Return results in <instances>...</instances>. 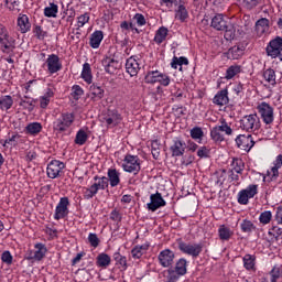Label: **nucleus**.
<instances>
[{
  "mask_svg": "<svg viewBox=\"0 0 282 282\" xmlns=\"http://www.w3.org/2000/svg\"><path fill=\"white\" fill-rule=\"evenodd\" d=\"M210 25L214 30H217V32H225L226 41H235V37L237 36V25L224 19V14H216L212 19Z\"/></svg>",
  "mask_w": 282,
  "mask_h": 282,
  "instance_id": "obj_1",
  "label": "nucleus"
},
{
  "mask_svg": "<svg viewBox=\"0 0 282 282\" xmlns=\"http://www.w3.org/2000/svg\"><path fill=\"white\" fill-rule=\"evenodd\" d=\"M72 124H74V115L65 112L53 122V130L55 133H65Z\"/></svg>",
  "mask_w": 282,
  "mask_h": 282,
  "instance_id": "obj_2",
  "label": "nucleus"
},
{
  "mask_svg": "<svg viewBox=\"0 0 282 282\" xmlns=\"http://www.w3.org/2000/svg\"><path fill=\"white\" fill-rule=\"evenodd\" d=\"M240 129H242V131H248V133H254V131L261 129V119H259L257 113L245 116L240 120Z\"/></svg>",
  "mask_w": 282,
  "mask_h": 282,
  "instance_id": "obj_3",
  "label": "nucleus"
},
{
  "mask_svg": "<svg viewBox=\"0 0 282 282\" xmlns=\"http://www.w3.org/2000/svg\"><path fill=\"white\" fill-rule=\"evenodd\" d=\"M144 80L148 85H155V83H160L162 87H169L171 85V77L160 70L148 72Z\"/></svg>",
  "mask_w": 282,
  "mask_h": 282,
  "instance_id": "obj_4",
  "label": "nucleus"
},
{
  "mask_svg": "<svg viewBox=\"0 0 282 282\" xmlns=\"http://www.w3.org/2000/svg\"><path fill=\"white\" fill-rule=\"evenodd\" d=\"M257 111L264 124H272L274 122V108L270 104L265 101L260 102L257 106Z\"/></svg>",
  "mask_w": 282,
  "mask_h": 282,
  "instance_id": "obj_5",
  "label": "nucleus"
},
{
  "mask_svg": "<svg viewBox=\"0 0 282 282\" xmlns=\"http://www.w3.org/2000/svg\"><path fill=\"white\" fill-rule=\"evenodd\" d=\"M178 250H181L183 254H188L189 257L197 259V257H199V254H202V251L204 250V245L186 243L182 240H178Z\"/></svg>",
  "mask_w": 282,
  "mask_h": 282,
  "instance_id": "obj_6",
  "label": "nucleus"
},
{
  "mask_svg": "<svg viewBox=\"0 0 282 282\" xmlns=\"http://www.w3.org/2000/svg\"><path fill=\"white\" fill-rule=\"evenodd\" d=\"M186 259L181 258L176 264L175 268L167 269V280L169 281H178L180 276H184L186 274Z\"/></svg>",
  "mask_w": 282,
  "mask_h": 282,
  "instance_id": "obj_7",
  "label": "nucleus"
},
{
  "mask_svg": "<svg viewBox=\"0 0 282 282\" xmlns=\"http://www.w3.org/2000/svg\"><path fill=\"white\" fill-rule=\"evenodd\" d=\"M122 167L127 173L138 175V173H140V158H138V155L127 154Z\"/></svg>",
  "mask_w": 282,
  "mask_h": 282,
  "instance_id": "obj_8",
  "label": "nucleus"
},
{
  "mask_svg": "<svg viewBox=\"0 0 282 282\" xmlns=\"http://www.w3.org/2000/svg\"><path fill=\"white\" fill-rule=\"evenodd\" d=\"M43 67L47 68L48 74H58L61 69H63V63L61 62V57L56 54H51L47 56Z\"/></svg>",
  "mask_w": 282,
  "mask_h": 282,
  "instance_id": "obj_9",
  "label": "nucleus"
},
{
  "mask_svg": "<svg viewBox=\"0 0 282 282\" xmlns=\"http://www.w3.org/2000/svg\"><path fill=\"white\" fill-rule=\"evenodd\" d=\"M34 251L31 250L26 253L25 259L28 261H43L45 254H47V247L43 242H37L34 245Z\"/></svg>",
  "mask_w": 282,
  "mask_h": 282,
  "instance_id": "obj_10",
  "label": "nucleus"
},
{
  "mask_svg": "<svg viewBox=\"0 0 282 282\" xmlns=\"http://www.w3.org/2000/svg\"><path fill=\"white\" fill-rule=\"evenodd\" d=\"M0 45L2 47V52L7 53L10 52V50H14V42L10 40V33L8 32V29L6 25L0 23Z\"/></svg>",
  "mask_w": 282,
  "mask_h": 282,
  "instance_id": "obj_11",
  "label": "nucleus"
},
{
  "mask_svg": "<svg viewBox=\"0 0 282 282\" xmlns=\"http://www.w3.org/2000/svg\"><path fill=\"white\" fill-rule=\"evenodd\" d=\"M63 169H65V163L53 160L48 163L46 167V175L50 180H56V177H61V173H63Z\"/></svg>",
  "mask_w": 282,
  "mask_h": 282,
  "instance_id": "obj_12",
  "label": "nucleus"
},
{
  "mask_svg": "<svg viewBox=\"0 0 282 282\" xmlns=\"http://www.w3.org/2000/svg\"><path fill=\"white\" fill-rule=\"evenodd\" d=\"M258 185H249L246 189H242L238 193V204L246 206L249 199H252L258 193Z\"/></svg>",
  "mask_w": 282,
  "mask_h": 282,
  "instance_id": "obj_13",
  "label": "nucleus"
},
{
  "mask_svg": "<svg viewBox=\"0 0 282 282\" xmlns=\"http://www.w3.org/2000/svg\"><path fill=\"white\" fill-rule=\"evenodd\" d=\"M104 122H106L107 127L110 129L113 127H118L122 122V115L116 109H108L107 113L104 117Z\"/></svg>",
  "mask_w": 282,
  "mask_h": 282,
  "instance_id": "obj_14",
  "label": "nucleus"
},
{
  "mask_svg": "<svg viewBox=\"0 0 282 282\" xmlns=\"http://www.w3.org/2000/svg\"><path fill=\"white\" fill-rule=\"evenodd\" d=\"M101 65L107 74H115L120 67V62L115 56L106 55L101 59Z\"/></svg>",
  "mask_w": 282,
  "mask_h": 282,
  "instance_id": "obj_15",
  "label": "nucleus"
},
{
  "mask_svg": "<svg viewBox=\"0 0 282 282\" xmlns=\"http://www.w3.org/2000/svg\"><path fill=\"white\" fill-rule=\"evenodd\" d=\"M236 144L238 149H241V151H246L247 153L250 152L252 147H254V140L252 139V134H239L236 138Z\"/></svg>",
  "mask_w": 282,
  "mask_h": 282,
  "instance_id": "obj_16",
  "label": "nucleus"
},
{
  "mask_svg": "<svg viewBox=\"0 0 282 282\" xmlns=\"http://www.w3.org/2000/svg\"><path fill=\"white\" fill-rule=\"evenodd\" d=\"M67 206H69V198L62 197L55 208L54 219H56L57 221L59 219H65V217L69 215V209L67 208Z\"/></svg>",
  "mask_w": 282,
  "mask_h": 282,
  "instance_id": "obj_17",
  "label": "nucleus"
},
{
  "mask_svg": "<svg viewBox=\"0 0 282 282\" xmlns=\"http://www.w3.org/2000/svg\"><path fill=\"white\" fill-rule=\"evenodd\" d=\"M282 48V37L276 36L275 39L271 40L267 46V56L272 58H276Z\"/></svg>",
  "mask_w": 282,
  "mask_h": 282,
  "instance_id": "obj_18",
  "label": "nucleus"
},
{
  "mask_svg": "<svg viewBox=\"0 0 282 282\" xmlns=\"http://www.w3.org/2000/svg\"><path fill=\"white\" fill-rule=\"evenodd\" d=\"M158 260L162 268H171L175 260V252L171 251V249H165L159 253Z\"/></svg>",
  "mask_w": 282,
  "mask_h": 282,
  "instance_id": "obj_19",
  "label": "nucleus"
},
{
  "mask_svg": "<svg viewBox=\"0 0 282 282\" xmlns=\"http://www.w3.org/2000/svg\"><path fill=\"white\" fill-rule=\"evenodd\" d=\"M151 202L148 203V209L152 213H155L158 208H162V206H166V200L162 197V194L156 192L150 196Z\"/></svg>",
  "mask_w": 282,
  "mask_h": 282,
  "instance_id": "obj_20",
  "label": "nucleus"
},
{
  "mask_svg": "<svg viewBox=\"0 0 282 282\" xmlns=\"http://www.w3.org/2000/svg\"><path fill=\"white\" fill-rule=\"evenodd\" d=\"M170 151L172 152L173 158H180L181 155H184V151H186V143L176 139L173 141Z\"/></svg>",
  "mask_w": 282,
  "mask_h": 282,
  "instance_id": "obj_21",
  "label": "nucleus"
},
{
  "mask_svg": "<svg viewBox=\"0 0 282 282\" xmlns=\"http://www.w3.org/2000/svg\"><path fill=\"white\" fill-rule=\"evenodd\" d=\"M18 28L21 34H26V32L32 30V23H30V18L26 14H20L18 17Z\"/></svg>",
  "mask_w": 282,
  "mask_h": 282,
  "instance_id": "obj_22",
  "label": "nucleus"
},
{
  "mask_svg": "<svg viewBox=\"0 0 282 282\" xmlns=\"http://www.w3.org/2000/svg\"><path fill=\"white\" fill-rule=\"evenodd\" d=\"M126 72L131 77L138 76V72H140V63L134 57H130L126 62Z\"/></svg>",
  "mask_w": 282,
  "mask_h": 282,
  "instance_id": "obj_23",
  "label": "nucleus"
},
{
  "mask_svg": "<svg viewBox=\"0 0 282 282\" xmlns=\"http://www.w3.org/2000/svg\"><path fill=\"white\" fill-rule=\"evenodd\" d=\"M214 105H218V107H224L230 102V99L228 98V89H223L218 91L214 99H213Z\"/></svg>",
  "mask_w": 282,
  "mask_h": 282,
  "instance_id": "obj_24",
  "label": "nucleus"
},
{
  "mask_svg": "<svg viewBox=\"0 0 282 282\" xmlns=\"http://www.w3.org/2000/svg\"><path fill=\"white\" fill-rule=\"evenodd\" d=\"M102 98H105V89L93 84L90 86V100H93V102H98V100H102Z\"/></svg>",
  "mask_w": 282,
  "mask_h": 282,
  "instance_id": "obj_25",
  "label": "nucleus"
},
{
  "mask_svg": "<svg viewBox=\"0 0 282 282\" xmlns=\"http://www.w3.org/2000/svg\"><path fill=\"white\" fill-rule=\"evenodd\" d=\"M102 39H105L102 31H95L90 35V41H89L90 47H93L94 50H98V47H100V43H102Z\"/></svg>",
  "mask_w": 282,
  "mask_h": 282,
  "instance_id": "obj_26",
  "label": "nucleus"
},
{
  "mask_svg": "<svg viewBox=\"0 0 282 282\" xmlns=\"http://www.w3.org/2000/svg\"><path fill=\"white\" fill-rule=\"evenodd\" d=\"M96 265L98 268H109L111 265V257L102 252L97 256Z\"/></svg>",
  "mask_w": 282,
  "mask_h": 282,
  "instance_id": "obj_27",
  "label": "nucleus"
},
{
  "mask_svg": "<svg viewBox=\"0 0 282 282\" xmlns=\"http://www.w3.org/2000/svg\"><path fill=\"white\" fill-rule=\"evenodd\" d=\"M13 105H14V99H12V96L4 95L0 97V109L2 111H8V109H12Z\"/></svg>",
  "mask_w": 282,
  "mask_h": 282,
  "instance_id": "obj_28",
  "label": "nucleus"
},
{
  "mask_svg": "<svg viewBox=\"0 0 282 282\" xmlns=\"http://www.w3.org/2000/svg\"><path fill=\"white\" fill-rule=\"evenodd\" d=\"M166 36H169V29L161 26L155 33L154 42L158 43V45H162V43L166 41Z\"/></svg>",
  "mask_w": 282,
  "mask_h": 282,
  "instance_id": "obj_29",
  "label": "nucleus"
},
{
  "mask_svg": "<svg viewBox=\"0 0 282 282\" xmlns=\"http://www.w3.org/2000/svg\"><path fill=\"white\" fill-rule=\"evenodd\" d=\"M108 182H110V186L115 188L120 184V172L116 171V169L108 170Z\"/></svg>",
  "mask_w": 282,
  "mask_h": 282,
  "instance_id": "obj_30",
  "label": "nucleus"
},
{
  "mask_svg": "<svg viewBox=\"0 0 282 282\" xmlns=\"http://www.w3.org/2000/svg\"><path fill=\"white\" fill-rule=\"evenodd\" d=\"M175 19H177V21H181V23H185L186 19H188V10H186V7H184V4H180L175 10Z\"/></svg>",
  "mask_w": 282,
  "mask_h": 282,
  "instance_id": "obj_31",
  "label": "nucleus"
},
{
  "mask_svg": "<svg viewBox=\"0 0 282 282\" xmlns=\"http://www.w3.org/2000/svg\"><path fill=\"white\" fill-rule=\"evenodd\" d=\"M218 235L221 241H229L230 237H232L235 232L230 230V228L226 227V225H221L218 229Z\"/></svg>",
  "mask_w": 282,
  "mask_h": 282,
  "instance_id": "obj_32",
  "label": "nucleus"
},
{
  "mask_svg": "<svg viewBox=\"0 0 282 282\" xmlns=\"http://www.w3.org/2000/svg\"><path fill=\"white\" fill-rule=\"evenodd\" d=\"M25 131L29 135H39L43 131V126L39 122H32L25 127Z\"/></svg>",
  "mask_w": 282,
  "mask_h": 282,
  "instance_id": "obj_33",
  "label": "nucleus"
},
{
  "mask_svg": "<svg viewBox=\"0 0 282 282\" xmlns=\"http://www.w3.org/2000/svg\"><path fill=\"white\" fill-rule=\"evenodd\" d=\"M246 169V163H243V160L239 158H234L231 162V171H235L237 174L243 173V170Z\"/></svg>",
  "mask_w": 282,
  "mask_h": 282,
  "instance_id": "obj_34",
  "label": "nucleus"
},
{
  "mask_svg": "<svg viewBox=\"0 0 282 282\" xmlns=\"http://www.w3.org/2000/svg\"><path fill=\"white\" fill-rule=\"evenodd\" d=\"M82 78L85 80V83H88V85H91L93 76H91V66L89 63H85L83 65V70H82Z\"/></svg>",
  "mask_w": 282,
  "mask_h": 282,
  "instance_id": "obj_35",
  "label": "nucleus"
},
{
  "mask_svg": "<svg viewBox=\"0 0 282 282\" xmlns=\"http://www.w3.org/2000/svg\"><path fill=\"white\" fill-rule=\"evenodd\" d=\"M263 78L269 83V85H276V72L272 68H268L263 72Z\"/></svg>",
  "mask_w": 282,
  "mask_h": 282,
  "instance_id": "obj_36",
  "label": "nucleus"
},
{
  "mask_svg": "<svg viewBox=\"0 0 282 282\" xmlns=\"http://www.w3.org/2000/svg\"><path fill=\"white\" fill-rule=\"evenodd\" d=\"M58 14V6L54 2L50 3L48 7L44 9V15L48 19H56V15Z\"/></svg>",
  "mask_w": 282,
  "mask_h": 282,
  "instance_id": "obj_37",
  "label": "nucleus"
},
{
  "mask_svg": "<svg viewBox=\"0 0 282 282\" xmlns=\"http://www.w3.org/2000/svg\"><path fill=\"white\" fill-rule=\"evenodd\" d=\"M242 56H243V48L239 46H232L228 51V58H232V61H239V58Z\"/></svg>",
  "mask_w": 282,
  "mask_h": 282,
  "instance_id": "obj_38",
  "label": "nucleus"
},
{
  "mask_svg": "<svg viewBox=\"0 0 282 282\" xmlns=\"http://www.w3.org/2000/svg\"><path fill=\"white\" fill-rule=\"evenodd\" d=\"M94 180L95 182H97V183H94V185L97 186L98 191H105L106 188H109V178H107V176H102V177L95 176Z\"/></svg>",
  "mask_w": 282,
  "mask_h": 282,
  "instance_id": "obj_39",
  "label": "nucleus"
},
{
  "mask_svg": "<svg viewBox=\"0 0 282 282\" xmlns=\"http://www.w3.org/2000/svg\"><path fill=\"white\" fill-rule=\"evenodd\" d=\"M148 246H135L132 250H131V254H132V259H141L142 254H144V252H147L148 250Z\"/></svg>",
  "mask_w": 282,
  "mask_h": 282,
  "instance_id": "obj_40",
  "label": "nucleus"
},
{
  "mask_svg": "<svg viewBox=\"0 0 282 282\" xmlns=\"http://www.w3.org/2000/svg\"><path fill=\"white\" fill-rule=\"evenodd\" d=\"M240 229L243 232L250 234L253 232V230H257V226L251 220L243 219L242 223L240 224Z\"/></svg>",
  "mask_w": 282,
  "mask_h": 282,
  "instance_id": "obj_41",
  "label": "nucleus"
},
{
  "mask_svg": "<svg viewBox=\"0 0 282 282\" xmlns=\"http://www.w3.org/2000/svg\"><path fill=\"white\" fill-rule=\"evenodd\" d=\"M279 169L280 167L276 166L271 167V170L267 172L264 180H267V182H276L279 178Z\"/></svg>",
  "mask_w": 282,
  "mask_h": 282,
  "instance_id": "obj_42",
  "label": "nucleus"
},
{
  "mask_svg": "<svg viewBox=\"0 0 282 282\" xmlns=\"http://www.w3.org/2000/svg\"><path fill=\"white\" fill-rule=\"evenodd\" d=\"M240 73H241V66L232 65L227 69L225 78H227V80H230L235 78L237 74H240Z\"/></svg>",
  "mask_w": 282,
  "mask_h": 282,
  "instance_id": "obj_43",
  "label": "nucleus"
},
{
  "mask_svg": "<svg viewBox=\"0 0 282 282\" xmlns=\"http://www.w3.org/2000/svg\"><path fill=\"white\" fill-rule=\"evenodd\" d=\"M271 282H276L282 276V265L275 264L270 272Z\"/></svg>",
  "mask_w": 282,
  "mask_h": 282,
  "instance_id": "obj_44",
  "label": "nucleus"
},
{
  "mask_svg": "<svg viewBox=\"0 0 282 282\" xmlns=\"http://www.w3.org/2000/svg\"><path fill=\"white\" fill-rule=\"evenodd\" d=\"M95 195H98V185L93 184L90 187L85 189L84 199H93Z\"/></svg>",
  "mask_w": 282,
  "mask_h": 282,
  "instance_id": "obj_45",
  "label": "nucleus"
},
{
  "mask_svg": "<svg viewBox=\"0 0 282 282\" xmlns=\"http://www.w3.org/2000/svg\"><path fill=\"white\" fill-rule=\"evenodd\" d=\"M89 135H87V132L85 130H79L75 138V144H79V147H83L85 142H87Z\"/></svg>",
  "mask_w": 282,
  "mask_h": 282,
  "instance_id": "obj_46",
  "label": "nucleus"
},
{
  "mask_svg": "<svg viewBox=\"0 0 282 282\" xmlns=\"http://www.w3.org/2000/svg\"><path fill=\"white\" fill-rule=\"evenodd\" d=\"M254 256L252 254H246L243 257V267L246 268V270H254Z\"/></svg>",
  "mask_w": 282,
  "mask_h": 282,
  "instance_id": "obj_47",
  "label": "nucleus"
},
{
  "mask_svg": "<svg viewBox=\"0 0 282 282\" xmlns=\"http://www.w3.org/2000/svg\"><path fill=\"white\" fill-rule=\"evenodd\" d=\"M85 90H83V87L78 85H74L72 87L70 96L74 98V100H80L82 96H84Z\"/></svg>",
  "mask_w": 282,
  "mask_h": 282,
  "instance_id": "obj_48",
  "label": "nucleus"
},
{
  "mask_svg": "<svg viewBox=\"0 0 282 282\" xmlns=\"http://www.w3.org/2000/svg\"><path fill=\"white\" fill-rule=\"evenodd\" d=\"M177 65H180L182 67V65H188V58L182 56V57H176L174 56L171 63V67H173V69H177Z\"/></svg>",
  "mask_w": 282,
  "mask_h": 282,
  "instance_id": "obj_49",
  "label": "nucleus"
},
{
  "mask_svg": "<svg viewBox=\"0 0 282 282\" xmlns=\"http://www.w3.org/2000/svg\"><path fill=\"white\" fill-rule=\"evenodd\" d=\"M210 138L214 140V142H224V134H221L217 127H214L210 130Z\"/></svg>",
  "mask_w": 282,
  "mask_h": 282,
  "instance_id": "obj_50",
  "label": "nucleus"
},
{
  "mask_svg": "<svg viewBox=\"0 0 282 282\" xmlns=\"http://www.w3.org/2000/svg\"><path fill=\"white\" fill-rule=\"evenodd\" d=\"M270 25V20L262 18L256 22V29L258 32H263L264 30H268Z\"/></svg>",
  "mask_w": 282,
  "mask_h": 282,
  "instance_id": "obj_51",
  "label": "nucleus"
},
{
  "mask_svg": "<svg viewBox=\"0 0 282 282\" xmlns=\"http://www.w3.org/2000/svg\"><path fill=\"white\" fill-rule=\"evenodd\" d=\"M20 107H24V109H28L29 111H34V99L30 100L28 96H24L20 101Z\"/></svg>",
  "mask_w": 282,
  "mask_h": 282,
  "instance_id": "obj_52",
  "label": "nucleus"
},
{
  "mask_svg": "<svg viewBox=\"0 0 282 282\" xmlns=\"http://www.w3.org/2000/svg\"><path fill=\"white\" fill-rule=\"evenodd\" d=\"M113 260L116 261L117 265H120V268H127V257H123L122 254H120V252H116L113 254Z\"/></svg>",
  "mask_w": 282,
  "mask_h": 282,
  "instance_id": "obj_53",
  "label": "nucleus"
},
{
  "mask_svg": "<svg viewBox=\"0 0 282 282\" xmlns=\"http://www.w3.org/2000/svg\"><path fill=\"white\" fill-rule=\"evenodd\" d=\"M220 126H216L220 132L225 133L226 135H232V128L228 126V122H226L224 119L220 120Z\"/></svg>",
  "mask_w": 282,
  "mask_h": 282,
  "instance_id": "obj_54",
  "label": "nucleus"
},
{
  "mask_svg": "<svg viewBox=\"0 0 282 282\" xmlns=\"http://www.w3.org/2000/svg\"><path fill=\"white\" fill-rule=\"evenodd\" d=\"M282 235V228L278 225H272L271 229L269 230V236L274 237L275 241H279V237Z\"/></svg>",
  "mask_w": 282,
  "mask_h": 282,
  "instance_id": "obj_55",
  "label": "nucleus"
},
{
  "mask_svg": "<svg viewBox=\"0 0 282 282\" xmlns=\"http://www.w3.org/2000/svg\"><path fill=\"white\" fill-rule=\"evenodd\" d=\"M33 33L36 36V39H39V41H44L47 36V31H43V28H41L40 25H36L33 29Z\"/></svg>",
  "mask_w": 282,
  "mask_h": 282,
  "instance_id": "obj_56",
  "label": "nucleus"
},
{
  "mask_svg": "<svg viewBox=\"0 0 282 282\" xmlns=\"http://www.w3.org/2000/svg\"><path fill=\"white\" fill-rule=\"evenodd\" d=\"M259 221L260 224H264V225L270 224V221H272V212L265 210L261 213L259 217Z\"/></svg>",
  "mask_w": 282,
  "mask_h": 282,
  "instance_id": "obj_57",
  "label": "nucleus"
},
{
  "mask_svg": "<svg viewBox=\"0 0 282 282\" xmlns=\"http://www.w3.org/2000/svg\"><path fill=\"white\" fill-rule=\"evenodd\" d=\"M191 138H193V140H202V138H204V130L199 127L193 128L191 130Z\"/></svg>",
  "mask_w": 282,
  "mask_h": 282,
  "instance_id": "obj_58",
  "label": "nucleus"
},
{
  "mask_svg": "<svg viewBox=\"0 0 282 282\" xmlns=\"http://www.w3.org/2000/svg\"><path fill=\"white\" fill-rule=\"evenodd\" d=\"M88 241L93 248H98V246H100V239L98 238V235H96V234H89Z\"/></svg>",
  "mask_w": 282,
  "mask_h": 282,
  "instance_id": "obj_59",
  "label": "nucleus"
},
{
  "mask_svg": "<svg viewBox=\"0 0 282 282\" xmlns=\"http://www.w3.org/2000/svg\"><path fill=\"white\" fill-rule=\"evenodd\" d=\"M152 149V155L154 158V160H158V158H160V142H158V140L155 141H152V144H151Z\"/></svg>",
  "mask_w": 282,
  "mask_h": 282,
  "instance_id": "obj_60",
  "label": "nucleus"
},
{
  "mask_svg": "<svg viewBox=\"0 0 282 282\" xmlns=\"http://www.w3.org/2000/svg\"><path fill=\"white\" fill-rule=\"evenodd\" d=\"M86 23H89V13H84L77 18L78 28H83Z\"/></svg>",
  "mask_w": 282,
  "mask_h": 282,
  "instance_id": "obj_61",
  "label": "nucleus"
},
{
  "mask_svg": "<svg viewBox=\"0 0 282 282\" xmlns=\"http://www.w3.org/2000/svg\"><path fill=\"white\" fill-rule=\"evenodd\" d=\"M19 138H21V135L13 134L11 138L3 142L2 147H8V144H10V147H17V140H19Z\"/></svg>",
  "mask_w": 282,
  "mask_h": 282,
  "instance_id": "obj_62",
  "label": "nucleus"
},
{
  "mask_svg": "<svg viewBox=\"0 0 282 282\" xmlns=\"http://www.w3.org/2000/svg\"><path fill=\"white\" fill-rule=\"evenodd\" d=\"M2 263H7V265H12V253L10 251H4L1 256Z\"/></svg>",
  "mask_w": 282,
  "mask_h": 282,
  "instance_id": "obj_63",
  "label": "nucleus"
},
{
  "mask_svg": "<svg viewBox=\"0 0 282 282\" xmlns=\"http://www.w3.org/2000/svg\"><path fill=\"white\" fill-rule=\"evenodd\" d=\"M198 158H208L210 155V150L206 147H200L197 151Z\"/></svg>",
  "mask_w": 282,
  "mask_h": 282,
  "instance_id": "obj_64",
  "label": "nucleus"
}]
</instances>
